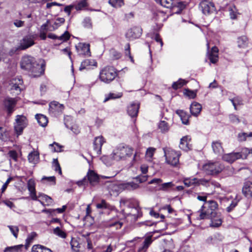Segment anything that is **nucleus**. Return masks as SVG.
<instances>
[{"mask_svg": "<svg viewBox=\"0 0 252 252\" xmlns=\"http://www.w3.org/2000/svg\"><path fill=\"white\" fill-rule=\"evenodd\" d=\"M39 62L37 63L35 59L30 56H25L21 60V67L30 71L33 77H39L44 73L45 65L43 61L40 60Z\"/></svg>", "mask_w": 252, "mask_h": 252, "instance_id": "nucleus-1", "label": "nucleus"}, {"mask_svg": "<svg viewBox=\"0 0 252 252\" xmlns=\"http://www.w3.org/2000/svg\"><path fill=\"white\" fill-rule=\"evenodd\" d=\"M132 148L123 145L117 146L110 156V158L116 161L125 160L133 154Z\"/></svg>", "mask_w": 252, "mask_h": 252, "instance_id": "nucleus-2", "label": "nucleus"}, {"mask_svg": "<svg viewBox=\"0 0 252 252\" xmlns=\"http://www.w3.org/2000/svg\"><path fill=\"white\" fill-rule=\"evenodd\" d=\"M117 76L116 69L111 66H107L103 68L99 73V79L105 83H110Z\"/></svg>", "mask_w": 252, "mask_h": 252, "instance_id": "nucleus-3", "label": "nucleus"}, {"mask_svg": "<svg viewBox=\"0 0 252 252\" xmlns=\"http://www.w3.org/2000/svg\"><path fill=\"white\" fill-rule=\"evenodd\" d=\"M218 207L217 203L213 200H210L205 203V206H202L200 210L199 219H206L210 215H214L217 213L215 210Z\"/></svg>", "mask_w": 252, "mask_h": 252, "instance_id": "nucleus-4", "label": "nucleus"}, {"mask_svg": "<svg viewBox=\"0 0 252 252\" xmlns=\"http://www.w3.org/2000/svg\"><path fill=\"white\" fill-rule=\"evenodd\" d=\"M107 187L111 195H114L115 193H117L119 192L121 188L129 190H134L138 189L139 188V185L137 184L130 182L122 184L120 186L115 182H111L109 183Z\"/></svg>", "mask_w": 252, "mask_h": 252, "instance_id": "nucleus-5", "label": "nucleus"}, {"mask_svg": "<svg viewBox=\"0 0 252 252\" xmlns=\"http://www.w3.org/2000/svg\"><path fill=\"white\" fill-rule=\"evenodd\" d=\"M166 161L172 166H176L179 162V157L181 155L180 152H176L169 147L163 149Z\"/></svg>", "mask_w": 252, "mask_h": 252, "instance_id": "nucleus-6", "label": "nucleus"}, {"mask_svg": "<svg viewBox=\"0 0 252 252\" xmlns=\"http://www.w3.org/2000/svg\"><path fill=\"white\" fill-rule=\"evenodd\" d=\"M223 169V166L219 162H208L204 164L202 170L207 175H215L220 173Z\"/></svg>", "mask_w": 252, "mask_h": 252, "instance_id": "nucleus-7", "label": "nucleus"}, {"mask_svg": "<svg viewBox=\"0 0 252 252\" xmlns=\"http://www.w3.org/2000/svg\"><path fill=\"white\" fill-rule=\"evenodd\" d=\"M26 126V118L23 115L17 116L16 119V123L14 125V130L17 136L22 133L24 128Z\"/></svg>", "mask_w": 252, "mask_h": 252, "instance_id": "nucleus-8", "label": "nucleus"}, {"mask_svg": "<svg viewBox=\"0 0 252 252\" xmlns=\"http://www.w3.org/2000/svg\"><path fill=\"white\" fill-rule=\"evenodd\" d=\"M23 80L21 77H16L12 78L9 82V86H10V89L12 93L15 94H19L20 93L21 91V86H22Z\"/></svg>", "mask_w": 252, "mask_h": 252, "instance_id": "nucleus-9", "label": "nucleus"}, {"mask_svg": "<svg viewBox=\"0 0 252 252\" xmlns=\"http://www.w3.org/2000/svg\"><path fill=\"white\" fill-rule=\"evenodd\" d=\"M183 182L185 185L187 187L206 185L207 184L206 179H198L194 177L185 178Z\"/></svg>", "mask_w": 252, "mask_h": 252, "instance_id": "nucleus-10", "label": "nucleus"}, {"mask_svg": "<svg viewBox=\"0 0 252 252\" xmlns=\"http://www.w3.org/2000/svg\"><path fill=\"white\" fill-rule=\"evenodd\" d=\"M200 7L203 14H210L216 11L215 5L209 0H204L200 3Z\"/></svg>", "mask_w": 252, "mask_h": 252, "instance_id": "nucleus-11", "label": "nucleus"}, {"mask_svg": "<svg viewBox=\"0 0 252 252\" xmlns=\"http://www.w3.org/2000/svg\"><path fill=\"white\" fill-rule=\"evenodd\" d=\"M34 40L33 35H28L25 36L21 41L20 49L25 50L32 46L34 44Z\"/></svg>", "mask_w": 252, "mask_h": 252, "instance_id": "nucleus-12", "label": "nucleus"}, {"mask_svg": "<svg viewBox=\"0 0 252 252\" xmlns=\"http://www.w3.org/2000/svg\"><path fill=\"white\" fill-rule=\"evenodd\" d=\"M76 49L77 53L80 55L91 56L90 45L89 44L79 43L76 46Z\"/></svg>", "mask_w": 252, "mask_h": 252, "instance_id": "nucleus-13", "label": "nucleus"}, {"mask_svg": "<svg viewBox=\"0 0 252 252\" xmlns=\"http://www.w3.org/2000/svg\"><path fill=\"white\" fill-rule=\"evenodd\" d=\"M35 187V183L34 180L32 179H30L28 182V189L30 191L32 199L33 200H37L39 201L41 204L43 205V203L41 200L37 199Z\"/></svg>", "mask_w": 252, "mask_h": 252, "instance_id": "nucleus-14", "label": "nucleus"}, {"mask_svg": "<svg viewBox=\"0 0 252 252\" xmlns=\"http://www.w3.org/2000/svg\"><path fill=\"white\" fill-rule=\"evenodd\" d=\"M87 177L88 182H89L92 186H94L99 183V177L94 171L89 170Z\"/></svg>", "mask_w": 252, "mask_h": 252, "instance_id": "nucleus-15", "label": "nucleus"}, {"mask_svg": "<svg viewBox=\"0 0 252 252\" xmlns=\"http://www.w3.org/2000/svg\"><path fill=\"white\" fill-rule=\"evenodd\" d=\"M105 142L102 136H98L95 138L93 143L94 150L95 153L99 155L101 153V147Z\"/></svg>", "mask_w": 252, "mask_h": 252, "instance_id": "nucleus-16", "label": "nucleus"}, {"mask_svg": "<svg viewBox=\"0 0 252 252\" xmlns=\"http://www.w3.org/2000/svg\"><path fill=\"white\" fill-rule=\"evenodd\" d=\"M191 147V138L189 136H185L181 139L179 145L181 149L187 151L190 150Z\"/></svg>", "mask_w": 252, "mask_h": 252, "instance_id": "nucleus-17", "label": "nucleus"}, {"mask_svg": "<svg viewBox=\"0 0 252 252\" xmlns=\"http://www.w3.org/2000/svg\"><path fill=\"white\" fill-rule=\"evenodd\" d=\"M63 109V106L58 102L54 101L49 104V111L52 114H56L57 113L61 112Z\"/></svg>", "mask_w": 252, "mask_h": 252, "instance_id": "nucleus-18", "label": "nucleus"}, {"mask_svg": "<svg viewBox=\"0 0 252 252\" xmlns=\"http://www.w3.org/2000/svg\"><path fill=\"white\" fill-rule=\"evenodd\" d=\"M16 100L15 98H7L4 101V105L6 108L8 114L10 115L14 111V108L16 104Z\"/></svg>", "mask_w": 252, "mask_h": 252, "instance_id": "nucleus-19", "label": "nucleus"}, {"mask_svg": "<svg viewBox=\"0 0 252 252\" xmlns=\"http://www.w3.org/2000/svg\"><path fill=\"white\" fill-rule=\"evenodd\" d=\"M207 219L211 220V222L210 224L212 227H218L221 225L222 220L220 215L215 213L214 215H210Z\"/></svg>", "mask_w": 252, "mask_h": 252, "instance_id": "nucleus-20", "label": "nucleus"}, {"mask_svg": "<svg viewBox=\"0 0 252 252\" xmlns=\"http://www.w3.org/2000/svg\"><path fill=\"white\" fill-rule=\"evenodd\" d=\"M157 3H159L163 7L171 8L177 6L179 3V0H155Z\"/></svg>", "mask_w": 252, "mask_h": 252, "instance_id": "nucleus-21", "label": "nucleus"}, {"mask_svg": "<svg viewBox=\"0 0 252 252\" xmlns=\"http://www.w3.org/2000/svg\"><path fill=\"white\" fill-rule=\"evenodd\" d=\"M142 30L139 27H134L129 30L126 33L127 38H137L141 36Z\"/></svg>", "mask_w": 252, "mask_h": 252, "instance_id": "nucleus-22", "label": "nucleus"}, {"mask_svg": "<svg viewBox=\"0 0 252 252\" xmlns=\"http://www.w3.org/2000/svg\"><path fill=\"white\" fill-rule=\"evenodd\" d=\"M97 62L93 59H86L83 61L80 65L79 69H89L92 66H96Z\"/></svg>", "mask_w": 252, "mask_h": 252, "instance_id": "nucleus-23", "label": "nucleus"}, {"mask_svg": "<svg viewBox=\"0 0 252 252\" xmlns=\"http://www.w3.org/2000/svg\"><path fill=\"white\" fill-rule=\"evenodd\" d=\"M139 104L138 103H131L127 108V113L131 117L137 116Z\"/></svg>", "mask_w": 252, "mask_h": 252, "instance_id": "nucleus-24", "label": "nucleus"}, {"mask_svg": "<svg viewBox=\"0 0 252 252\" xmlns=\"http://www.w3.org/2000/svg\"><path fill=\"white\" fill-rule=\"evenodd\" d=\"M222 158L224 160L228 162L232 163L236 159H239L240 156L239 153H232L224 155L222 157Z\"/></svg>", "mask_w": 252, "mask_h": 252, "instance_id": "nucleus-25", "label": "nucleus"}, {"mask_svg": "<svg viewBox=\"0 0 252 252\" xmlns=\"http://www.w3.org/2000/svg\"><path fill=\"white\" fill-rule=\"evenodd\" d=\"M218 48L214 46L212 48L211 52L209 54V59L210 62L213 63H215L218 61Z\"/></svg>", "mask_w": 252, "mask_h": 252, "instance_id": "nucleus-26", "label": "nucleus"}, {"mask_svg": "<svg viewBox=\"0 0 252 252\" xmlns=\"http://www.w3.org/2000/svg\"><path fill=\"white\" fill-rule=\"evenodd\" d=\"M243 194L247 197H252V183L247 182L245 183L242 189Z\"/></svg>", "mask_w": 252, "mask_h": 252, "instance_id": "nucleus-27", "label": "nucleus"}, {"mask_svg": "<svg viewBox=\"0 0 252 252\" xmlns=\"http://www.w3.org/2000/svg\"><path fill=\"white\" fill-rule=\"evenodd\" d=\"M48 36L50 38L53 39H58L62 42H64L69 39V38H70V34L68 32L66 31L64 32L63 34L62 35L60 36H57L53 33H49Z\"/></svg>", "mask_w": 252, "mask_h": 252, "instance_id": "nucleus-28", "label": "nucleus"}, {"mask_svg": "<svg viewBox=\"0 0 252 252\" xmlns=\"http://www.w3.org/2000/svg\"><path fill=\"white\" fill-rule=\"evenodd\" d=\"M201 108L202 107L201 105L195 102L190 105V111L192 115L197 116L200 113Z\"/></svg>", "mask_w": 252, "mask_h": 252, "instance_id": "nucleus-29", "label": "nucleus"}, {"mask_svg": "<svg viewBox=\"0 0 252 252\" xmlns=\"http://www.w3.org/2000/svg\"><path fill=\"white\" fill-rule=\"evenodd\" d=\"M152 237L148 236L145 239L143 245L138 248L139 252H145L152 243Z\"/></svg>", "mask_w": 252, "mask_h": 252, "instance_id": "nucleus-30", "label": "nucleus"}, {"mask_svg": "<svg viewBox=\"0 0 252 252\" xmlns=\"http://www.w3.org/2000/svg\"><path fill=\"white\" fill-rule=\"evenodd\" d=\"M176 114H178L181 118L182 123L185 125H188L189 123V115L185 111L182 110L176 111Z\"/></svg>", "mask_w": 252, "mask_h": 252, "instance_id": "nucleus-31", "label": "nucleus"}, {"mask_svg": "<svg viewBox=\"0 0 252 252\" xmlns=\"http://www.w3.org/2000/svg\"><path fill=\"white\" fill-rule=\"evenodd\" d=\"M212 147L214 152L217 154H221L223 152L221 144L219 141L213 142Z\"/></svg>", "mask_w": 252, "mask_h": 252, "instance_id": "nucleus-32", "label": "nucleus"}, {"mask_svg": "<svg viewBox=\"0 0 252 252\" xmlns=\"http://www.w3.org/2000/svg\"><path fill=\"white\" fill-rule=\"evenodd\" d=\"M238 46L239 48H245L248 45V39L246 36H241L237 39Z\"/></svg>", "mask_w": 252, "mask_h": 252, "instance_id": "nucleus-33", "label": "nucleus"}, {"mask_svg": "<svg viewBox=\"0 0 252 252\" xmlns=\"http://www.w3.org/2000/svg\"><path fill=\"white\" fill-rule=\"evenodd\" d=\"M32 252H53L50 249L40 245H35L32 246Z\"/></svg>", "mask_w": 252, "mask_h": 252, "instance_id": "nucleus-34", "label": "nucleus"}, {"mask_svg": "<svg viewBox=\"0 0 252 252\" xmlns=\"http://www.w3.org/2000/svg\"><path fill=\"white\" fill-rule=\"evenodd\" d=\"M35 118L41 126L44 127L48 123V119L46 116L42 114H37Z\"/></svg>", "mask_w": 252, "mask_h": 252, "instance_id": "nucleus-35", "label": "nucleus"}, {"mask_svg": "<svg viewBox=\"0 0 252 252\" xmlns=\"http://www.w3.org/2000/svg\"><path fill=\"white\" fill-rule=\"evenodd\" d=\"M39 159V155L35 151L31 152L28 156V160L32 164H36Z\"/></svg>", "mask_w": 252, "mask_h": 252, "instance_id": "nucleus-36", "label": "nucleus"}, {"mask_svg": "<svg viewBox=\"0 0 252 252\" xmlns=\"http://www.w3.org/2000/svg\"><path fill=\"white\" fill-rule=\"evenodd\" d=\"M130 200L126 198H122L120 200V206L121 208V211L123 214H126L125 213V207H127L129 208L130 207Z\"/></svg>", "mask_w": 252, "mask_h": 252, "instance_id": "nucleus-37", "label": "nucleus"}, {"mask_svg": "<svg viewBox=\"0 0 252 252\" xmlns=\"http://www.w3.org/2000/svg\"><path fill=\"white\" fill-rule=\"evenodd\" d=\"M229 15L231 19H235L238 14L237 9L235 5H231L228 8Z\"/></svg>", "mask_w": 252, "mask_h": 252, "instance_id": "nucleus-38", "label": "nucleus"}, {"mask_svg": "<svg viewBox=\"0 0 252 252\" xmlns=\"http://www.w3.org/2000/svg\"><path fill=\"white\" fill-rule=\"evenodd\" d=\"M23 247V245L7 247L4 249V252H19L21 251L22 248Z\"/></svg>", "mask_w": 252, "mask_h": 252, "instance_id": "nucleus-39", "label": "nucleus"}, {"mask_svg": "<svg viewBox=\"0 0 252 252\" xmlns=\"http://www.w3.org/2000/svg\"><path fill=\"white\" fill-rule=\"evenodd\" d=\"M238 153L240 158L246 159L249 154H252V148H244L242 149L241 152Z\"/></svg>", "mask_w": 252, "mask_h": 252, "instance_id": "nucleus-40", "label": "nucleus"}, {"mask_svg": "<svg viewBox=\"0 0 252 252\" xmlns=\"http://www.w3.org/2000/svg\"><path fill=\"white\" fill-rule=\"evenodd\" d=\"M206 181H207V184L206 185H203V186H204L206 188H209L211 186H212L214 187V189H216L217 188H221L220 184L215 181L207 179H206Z\"/></svg>", "mask_w": 252, "mask_h": 252, "instance_id": "nucleus-41", "label": "nucleus"}, {"mask_svg": "<svg viewBox=\"0 0 252 252\" xmlns=\"http://www.w3.org/2000/svg\"><path fill=\"white\" fill-rule=\"evenodd\" d=\"M53 233L62 238H65L66 237L65 232L62 230L59 227H57L53 229Z\"/></svg>", "mask_w": 252, "mask_h": 252, "instance_id": "nucleus-42", "label": "nucleus"}, {"mask_svg": "<svg viewBox=\"0 0 252 252\" xmlns=\"http://www.w3.org/2000/svg\"><path fill=\"white\" fill-rule=\"evenodd\" d=\"M187 83V82L183 79H179L177 81L175 82L172 84V88L175 90L181 88Z\"/></svg>", "mask_w": 252, "mask_h": 252, "instance_id": "nucleus-43", "label": "nucleus"}, {"mask_svg": "<svg viewBox=\"0 0 252 252\" xmlns=\"http://www.w3.org/2000/svg\"><path fill=\"white\" fill-rule=\"evenodd\" d=\"M122 225V222L120 221L119 220H111L107 224V226L108 227H116V229H119L121 228Z\"/></svg>", "mask_w": 252, "mask_h": 252, "instance_id": "nucleus-44", "label": "nucleus"}, {"mask_svg": "<svg viewBox=\"0 0 252 252\" xmlns=\"http://www.w3.org/2000/svg\"><path fill=\"white\" fill-rule=\"evenodd\" d=\"M158 128L162 132H165L169 129V126L167 122L164 121H161L158 124Z\"/></svg>", "mask_w": 252, "mask_h": 252, "instance_id": "nucleus-45", "label": "nucleus"}, {"mask_svg": "<svg viewBox=\"0 0 252 252\" xmlns=\"http://www.w3.org/2000/svg\"><path fill=\"white\" fill-rule=\"evenodd\" d=\"M64 21L65 20L63 18H58L52 25V29L53 30L57 29L62 24L64 23Z\"/></svg>", "mask_w": 252, "mask_h": 252, "instance_id": "nucleus-46", "label": "nucleus"}, {"mask_svg": "<svg viewBox=\"0 0 252 252\" xmlns=\"http://www.w3.org/2000/svg\"><path fill=\"white\" fill-rule=\"evenodd\" d=\"M109 3L113 7L117 8L124 5V0H109Z\"/></svg>", "mask_w": 252, "mask_h": 252, "instance_id": "nucleus-47", "label": "nucleus"}, {"mask_svg": "<svg viewBox=\"0 0 252 252\" xmlns=\"http://www.w3.org/2000/svg\"><path fill=\"white\" fill-rule=\"evenodd\" d=\"M88 4L86 0H83L79 1L75 6V8L77 10H81L88 6Z\"/></svg>", "mask_w": 252, "mask_h": 252, "instance_id": "nucleus-48", "label": "nucleus"}, {"mask_svg": "<svg viewBox=\"0 0 252 252\" xmlns=\"http://www.w3.org/2000/svg\"><path fill=\"white\" fill-rule=\"evenodd\" d=\"M97 209H112V207L109 205L104 200H102L101 202L97 203L96 205Z\"/></svg>", "mask_w": 252, "mask_h": 252, "instance_id": "nucleus-49", "label": "nucleus"}, {"mask_svg": "<svg viewBox=\"0 0 252 252\" xmlns=\"http://www.w3.org/2000/svg\"><path fill=\"white\" fill-rule=\"evenodd\" d=\"M230 100L232 102L233 105L234 106V109L237 110V105H241L242 104V99L241 97L239 96L235 97L233 98L230 99Z\"/></svg>", "mask_w": 252, "mask_h": 252, "instance_id": "nucleus-50", "label": "nucleus"}, {"mask_svg": "<svg viewBox=\"0 0 252 252\" xmlns=\"http://www.w3.org/2000/svg\"><path fill=\"white\" fill-rule=\"evenodd\" d=\"M70 244L72 249L74 252H79L80 245L77 241L72 239L71 241Z\"/></svg>", "mask_w": 252, "mask_h": 252, "instance_id": "nucleus-51", "label": "nucleus"}, {"mask_svg": "<svg viewBox=\"0 0 252 252\" xmlns=\"http://www.w3.org/2000/svg\"><path fill=\"white\" fill-rule=\"evenodd\" d=\"M8 227L9 228L11 232L12 233L15 238H17L18 237V233L19 232V228L17 226L8 225Z\"/></svg>", "mask_w": 252, "mask_h": 252, "instance_id": "nucleus-52", "label": "nucleus"}, {"mask_svg": "<svg viewBox=\"0 0 252 252\" xmlns=\"http://www.w3.org/2000/svg\"><path fill=\"white\" fill-rule=\"evenodd\" d=\"M155 150H156V149H155L154 148H152V147L149 148L147 150V151L146 153V157L147 158H148L149 160H150L152 158V157L154 155V154L155 152Z\"/></svg>", "mask_w": 252, "mask_h": 252, "instance_id": "nucleus-53", "label": "nucleus"}, {"mask_svg": "<svg viewBox=\"0 0 252 252\" xmlns=\"http://www.w3.org/2000/svg\"><path fill=\"white\" fill-rule=\"evenodd\" d=\"M39 197H41L42 200L45 201L48 205L52 203L53 201L52 198L47 195L43 194H41Z\"/></svg>", "mask_w": 252, "mask_h": 252, "instance_id": "nucleus-54", "label": "nucleus"}, {"mask_svg": "<svg viewBox=\"0 0 252 252\" xmlns=\"http://www.w3.org/2000/svg\"><path fill=\"white\" fill-rule=\"evenodd\" d=\"M53 165L54 166V170L56 171H58L59 173L62 174V170L60 164L57 159H54L53 162Z\"/></svg>", "mask_w": 252, "mask_h": 252, "instance_id": "nucleus-55", "label": "nucleus"}, {"mask_svg": "<svg viewBox=\"0 0 252 252\" xmlns=\"http://www.w3.org/2000/svg\"><path fill=\"white\" fill-rule=\"evenodd\" d=\"M252 136V132H250L249 134L246 133H240L238 135V140L240 141H243L246 140L247 137Z\"/></svg>", "mask_w": 252, "mask_h": 252, "instance_id": "nucleus-56", "label": "nucleus"}, {"mask_svg": "<svg viewBox=\"0 0 252 252\" xmlns=\"http://www.w3.org/2000/svg\"><path fill=\"white\" fill-rule=\"evenodd\" d=\"M50 146L52 148H54V149L53 150V152H59L62 151V147L60 146L57 143L54 142L53 144H50Z\"/></svg>", "mask_w": 252, "mask_h": 252, "instance_id": "nucleus-57", "label": "nucleus"}, {"mask_svg": "<svg viewBox=\"0 0 252 252\" xmlns=\"http://www.w3.org/2000/svg\"><path fill=\"white\" fill-rule=\"evenodd\" d=\"M125 55L126 56H128L129 58L130 59V60L132 62H134L133 59L130 54V45L129 43H127L126 46Z\"/></svg>", "mask_w": 252, "mask_h": 252, "instance_id": "nucleus-58", "label": "nucleus"}, {"mask_svg": "<svg viewBox=\"0 0 252 252\" xmlns=\"http://www.w3.org/2000/svg\"><path fill=\"white\" fill-rule=\"evenodd\" d=\"M184 94L186 95L190 98H194L196 95V93L195 92L189 90H186Z\"/></svg>", "mask_w": 252, "mask_h": 252, "instance_id": "nucleus-59", "label": "nucleus"}, {"mask_svg": "<svg viewBox=\"0 0 252 252\" xmlns=\"http://www.w3.org/2000/svg\"><path fill=\"white\" fill-rule=\"evenodd\" d=\"M121 96V94H113V93H110L108 96L106 97L104 101V102H106L108 100H109V99H114V98H119Z\"/></svg>", "mask_w": 252, "mask_h": 252, "instance_id": "nucleus-60", "label": "nucleus"}, {"mask_svg": "<svg viewBox=\"0 0 252 252\" xmlns=\"http://www.w3.org/2000/svg\"><path fill=\"white\" fill-rule=\"evenodd\" d=\"M230 121L233 123L238 124L240 123V120L238 116L234 114H230L229 116Z\"/></svg>", "mask_w": 252, "mask_h": 252, "instance_id": "nucleus-61", "label": "nucleus"}, {"mask_svg": "<svg viewBox=\"0 0 252 252\" xmlns=\"http://www.w3.org/2000/svg\"><path fill=\"white\" fill-rule=\"evenodd\" d=\"M173 186L172 182H168L163 183L161 185V189L163 190H166L167 189L171 188Z\"/></svg>", "mask_w": 252, "mask_h": 252, "instance_id": "nucleus-62", "label": "nucleus"}, {"mask_svg": "<svg viewBox=\"0 0 252 252\" xmlns=\"http://www.w3.org/2000/svg\"><path fill=\"white\" fill-rule=\"evenodd\" d=\"M25 22L23 21L19 20L18 19H16L14 20L13 24L14 25L17 27L20 28L24 26Z\"/></svg>", "mask_w": 252, "mask_h": 252, "instance_id": "nucleus-63", "label": "nucleus"}, {"mask_svg": "<svg viewBox=\"0 0 252 252\" xmlns=\"http://www.w3.org/2000/svg\"><path fill=\"white\" fill-rule=\"evenodd\" d=\"M8 155L14 161H17L18 156H17V153L15 151H14V150L10 151L8 152Z\"/></svg>", "mask_w": 252, "mask_h": 252, "instance_id": "nucleus-64", "label": "nucleus"}]
</instances>
